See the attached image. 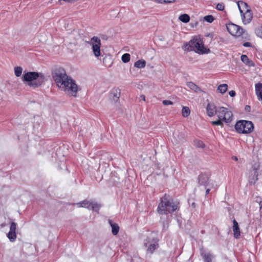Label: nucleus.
Returning a JSON list of instances; mask_svg holds the SVG:
<instances>
[{
  "instance_id": "f257e3e1",
  "label": "nucleus",
  "mask_w": 262,
  "mask_h": 262,
  "mask_svg": "<svg viewBox=\"0 0 262 262\" xmlns=\"http://www.w3.org/2000/svg\"><path fill=\"white\" fill-rule=\"evenodd\" d=\"M52 78L58 87L75 97L77 92V85L75 81L69 77L65 70L61 67L55 69L52 72Z\"/></svg>"
},
{
  "instance_id": "f03ea898",
  "label": "nucleus",
  "mask_w": 262,
  "mask_h": 262,
  "mask_svg": "<svg viewBox=\"0 0 262 262\" xmlns=\"http://www.w3.org/2000/svg\"><path fill=\"white\" fill-rule=\"evenodd\" d=\"M23 81L28 85L36 88L41 85L45 81L43 74L36 72H28L23 75Z\"/></svg>"
},
{
  "instance_id": "7ed1b4c3",
  "label": "nucleus",
  "mask_w": 262,
  "mask_h": 262,
  "mask_svg": "<svg viewBox=\"0 0 262 262\" xmlns=\"http://www.w3.org/2000/svg\"><path fill=\"white\" fill-rule=\"evenodd\" d=\"M178 208V204L172 200H170L169 196L165 194L161 198V201L157 208V211L160 214H167L171 213Z\"/></svg>"
},
{
  "instance_id": "20e7f679",
  "label": "nucleus",
  "mask_w": 262,
  "mask_h": 262,
  "mask_svg": "<svg viewBox=\"0 0 262 262\" xmlns=\"http://www.w3.org/2000/svg\"><path fill=\"white\" fill-rule=\"evenodd\" d=\"M184 51H194L195 52L203 54L210 52V50L204 47L203 41L198 38H193L189 41L184 43L182 46Z\"/></svg>"
},
{
  "instance_id": "39448f33",
  "label": "nucleus",
  "mask_w": 262,
  "mask_h": 262,
  "mask_svg": "<svg viewBox=\"0 0 262 262\" xmlns=\"http://www.w3.org/2000/svg\"><path fill=\"white\" fill-rule=\"evenodd\" d=\"M235 129L238 133L247 134L253 132L254 125L250 121L239 120L236 123Z\"/></svg>"
},
{
  "instance_id": "423d86ee",
  "label": "nucleus",
  "mask_w": 262,
  "mask_h": 262,
  "mask_svg": "<svg viewBox=\"0 0 262 262\" xmlns=\"http://www.w3.org/2000/svg\"><path fill=\"white\" fill-rule=\"evenodd\" d=\"M216 114L219 119L223 120L226 123H230L232 120V113L226 107H219Z\"/></svg>"
},
{
  "instance_id": "0eeeda50",
  "label": "nucleus",
  "mask_w": 262,
  "mask_h": 262,
  "mask_svg": "<svg viewBox=\"0 0 262 262\" xmlns=\"http://www.w3.org/2000/svg\"><path fill=\"white\" fill-rule=\"evenodd\" d=\"M158 241V239L154 237L152 234L148 236L144 243V246L147 247V251L152 253L159 247Z\"/></svg>"
},
{
  "instance_id": "6e6552de",
  "label": "nucleus",
  "mask_w": 262,
  "mask_h": 262,
  "mask_svg": "<svg viewBox=\"0 0 262 262\" xmlns=\"http://www.w3.org/2000/svg\"><path fill=\"white\" fill-rule=\"evenodd\" d=\"M88 43L92 46L93 52L96 57L100 55L101 40L97 36H93L91 38Z\"/></svg>"
},
{
  "instance_id": "1a4fd4ad",
  "label": "nucleus",
  "mask_w": 262,
  "mask_h": 262,
  "mask_svg": "<svg viewBox=\"0 0 262 262\" xmlns=\"http://www.w3.org/2000/svg\"><path fill=\"white\" fill-rule=\"evenodd\" d=\"M79 207H84L96 212L99 211L101 205L97 203H93L88 200H84L76 204Z\"/></svg>"
},
{
  "instance_id": "9d476101",
  "label": "nucleus",
  "mask_w": 262,
  "mask_h": 262,
  "mask_svg": "<svg viewBox=\"0 0 262 262\" xmlns=\"http://www.w3.org/2000/svg\"><path fill=\"white\" fill-rule=\"evenodd\" d=\"M226 28L229 33L235 36H241L244 33L242 27L233 23H229L226 25Z\"/></svg>"
},
{
  "instance_id": "9b49d317",
  "label": "nucleus",
  "mask_w": 262,
  "mask_h": 262,
  "mask_svg": "<svg viewBox=\"0 0 262 262\" xmlns=\"http://www.w3.org/2000/svg\"><path fill=\"white\" fill-rule=\"evenodd\" d=\"M16 224L14 222H11L10 224V231L7 234V237L11 242H14L16 238Z\"/></svg>"
},
{
  "instance_id": "f8f14e48",
  "label": "nucleus",
  "mask_w": 262,
  "mask_h": 262,
  "mask_svg": "<svg viewBox=\"0 0 262 262\" xmlns=\"http://www.w3.org/2000/svg\"><path fill=\"white\" fill-rule=\"evenodd\" d=\"M242 17V20L244 24H249L253 17L252 12L250 9L245 10V12L241 13Z\"/></svg>"
},
{
  "instance_id": "ddd939ff",
  "label": "nucleus",
  "mask_w": 262,
  "mask_h": 262,
  "mask_svg": "<svg viewBox=\"0 0 262 262\" xmlns=\"http://www.w3.org/2000/svg\"><path fill=\"white\" fill-rule=\"evenodd\" d=\"M198 183L200 185L204 186L205 188L209 186L210 181L208 174L201 173L198 177Z\"/></svg>"
},
{
  "instance_id": "4468645a",
  "label": "nucleus",
  "mask_w": 262,
  "mask_h": 262,
  "mask_svg": "<svg viewBox=\"0 0 262 262\" xmlns=\"http://www.w3.org/2000/svg\"><path fill=\"white\" fill-rule=\"evenodd\" d=\"M217 108L213 103H208L206 107L207 114L209 117L213 116L216 114Z\"/></svg>"
},
{
  "instance_id": "2eb2a0df",
  "label": "nucleus",
  "mask_w": 262,
  "mask_h": 262,
  "mask_svg": "<svg viewBox=\"0 0 262 262\" xmlns=\"http://www.w3.org/2000/svg\"><path fill=\"white\" fill-rule=\"evenodd\" d=\"M252 168L253 171V173L252 174H253L254 177H255V179H253L251 180L250 183H255L258 180V170L260 169V165L258 163H254L252 166Z\"/></svg>"
},
{
  "instance_id": "dca6fc26",
  "label": "nucleus",
  "mask_w": 262,
  "mask_h": 262,
  "mask_svg": "<svg viewBox=\"0 0 262 262\" xmlns=\"http://www.w3.org/2000/svg\"><path fill=\"white\" fill-rule=\"evenodd\" d=\"M233 235L235 238H238L241 235V232L238 224L235 220L233 221Z\"/></svg>"
},
{
  "instance_id": "f3484780",
  "label": "nucleus",
  "mask_w": 262,
  "mask_h": 262,
  "mask_svg": "<svg viewBox=\"0 0 262 262\" xmlns=\"http://www.w3.org/2000/svg\"><path fill=\"white\" fill-rule=\"evenodd\" d=\"M120 90L118 88L113 89L111 93V96L115 102H117L120 97Z\"/></svg>"
},
{
  "instance_id": "a211bd4d",
  "label": "nucleus",
  "mask_w": 262,
  "mask_h": 262,
  "mask_svg": "<svg viewBox=\"0 0 262 262\" xmlns=\"http://www.w3.org/2000/svg\"><path fill=\"white\" fill-rule=\"evenodd\" d=\"M241 60L243 63L246 64L247 66L249 67H254L255 63L253 61L250 60L247 55H242L241 57Z\"/></svg>"
},
{
  "instance_id": "6ab92c4d",
  "label": "nucleus",
  "mask_w": 262,
  "mask_h": 262,
  "mask_svg": "<svg viewBox=\"0 0 262 262\" xmlns=\"http://www.w3.org/2000/svg\"><path fill=\"white\" fill-rule=\"evenodd\" d=\"M186 85L189 89H190L192 91H194V92L201 93L203 92L199 86H198L192 82H187Z\"/></svg>"
},
{
  "instance_id": "aec40b11",
  "label": "nucleus",
  "mask_w": 262,
  "mask_h": 262,
  "mask_svg": "<svg viewBox=\"0 0 262 262\" xmlns=\"http://www.w3.org/2000/svg\"><path fill=\"white\" fill-rule=\"evenodd\" d=\"M174 138L178 143L184 142L186 140V137L184 133H178L174 134Z\"/></svg>"
},
{
  "instance_id": "412c9836",
  "label": "nucleus",
  "mask_w": 262,
  "mask_h": 262,
  "mask_svg": "<svg viewBox=\"0 0 262 262\" xmlns=\"http://www.w3.org/2000/svg\"><path fill=\"white\" fill-rule=\"evenodd\" d=\"M108 223L112 227V232L113 235H116L118 233L119 227L117 224L114 223L112 220H109Z\"/></svg>"
},
{
  "instance_id": "4be33fe9",
  "label": "nucleus",
  "mask_w": 262,
  "mask_h": 262,
  "mask_svg": "<svg viewBox=\"0 0 262 262\" xmlns=\"http://www.w3.org/2000/svg\"><path fill=\"white\" fill-rule=\"evenodd\" d=\"M255 92L258 98L262 100V83L255 84Z\"/></svg>"
},
{
  "instance_id": "5701e85b",
  "label": "nucleus",
  "mask_w": 262,
  "mask_h": 262,
  "mask_svg": "<svg viewBox=\"0 0 262 262\" xmlns=\"http://www.w3.org/2000/svg\"><path fill=\"white\" fill-rule=\"evenodd\" d=\"M146 66V61L144 59H140L134 63V67L138 69L144 68Z\"/></svg>"
},
{
  "instance_id": "b1692460",
  "label": "nucleus",
  "mask_w": 262,
  "mask_h": 262,
  "mask_svg": "<svg viewBox=\"0 0 262 262\" xmlns=\"http://www.w3.org/2000/svg\"><path fill=\"white\" fill-rule=\"evenodd\" d=\"M237 5H238V9L239 10V11H240V13H243V10H242V7H245L246 8V10L247 9H249V7H248V4L243 2V1H238L237 3Z\"/></svg>"
},
{
  "instance_id": "393cba45",
  "label": "nucleus",
  "mask_w": 262,
  "mask_h": 262,
  "mask_svg": "<svg viewBox=\"0 0 262 262\" xmlns=\"http://www.w3.org/2000/svg\"><path fill=\"white\" fill-rule=\"evenodd\" d=\"M179 19L182 22L187 23L190 20V17L187 14H183L179 16Z\"/></svg>"
},
{
  "instance_id": "a878e982",
  "label": "nucleus",
  "mask_w": 262,
  "mask_h": 262,
  "mask_svg": "<svg viewBox=\"0 0 262 262\" xmlns=\"http://www.w3.org/2000/svg\"><path fill=\"white\" fill-rule=\"evenodd\" d=\"M227 88L228 85L227 84H222L218 86L217 90L220 93L224 94L227 91Z\"/></svg>"
},
{
  "instance_id": "bb28decb",
  "label": "nucleus",
  "mask_w": 262,
  "mask_h": 262,
  "mask_svg": "<svg viewBox=\"0 0 262 262\" xmlns=\"http://www.w3.org/2000/svg\"><path fill=\"white\" fill-rule=\"evenodd\" d=\"M190 113V110L187 106H183L182 110V114L184 117H187Z\"/></svg>"
},
{
  "instance_id": "cd10ccee",
  "label": "nucleus",
  "mask_w": 262,
  "mask_h": 262,
  "mask_svg": "<svg viewBox=\"0 0 262 262\" xmlns=\"http://www.w3.org/2000/svg\"><path fill=\"white\" fill-rule=\"evenodd\" d=\"M204 262H211V255L210 254H202Z\"/></svg>"
},
{
  "instance_id": "c85d7f7f",
  "label": "nucleus",
  "mask_w": 262,
  "mask_h": 262,
  "mask_svg": "<svg viewBox=\"0 0 262 262\" xmlns=\"http://www.w3.org/2000/svg\"><path fill=\"white\" fill-rule=\"evenodd\" d=\"M130 56L128 53L124 54L121 57L122 61L124 63L128 62L130 60Z\"/></svg>"
},
{
  "instance_id": "c756f323",
  "label": "nucleus",
  "mask_w": 262,
  "mask_h": 262,
  "mask_svg": "<svg viewBox=\"0 0 262 262\" xmlns=\"http://www.w3.org/2000/svg\"><path fill=\"white\" fill-rule=\"evenodd\" d=\"M194 145L198 148H203L205 147V145L204 143L201 140H194Z\"/></svg>"
},
{
  "instance_id": "7c9ffc66",
  "label": "nucleus",
  "mask_w": 262,
  "mask_h": 262,
  "mask_svg": "<svg viewBox=\"0 0 262 262\" xmlns=\"http://www.w3.org/2000/svg\"><path fill=\"white\" fill-rule=\"evenodd\" d=\"M23 69L20 67H16L14 68L15 75L17 77H19L22 73Z\"/></svg>"
},
{
  "instance_id": "2f4dec72",
  "label": "nucleus",
  "mask_w": 262,
  "mask_h": 262,
  "mask_svg": "<svg viewBox=\"0 0 262 262\" xmlns=\"http://www.w3.org/2000/svg\"><path fill=\"white\" fill-rule=\"evenodd\" d=\"M223 120L222 119H220L218 118V120L216 121H213L211 122V124L213 125H220L222 127L223 126Z\"/></svg>"
},
{
  "instance_id": "473e14b6",
  "label": "nucleus",
  "mask_w": 262,
  "mask_h": 262,
  "mask_svg": "<svg viewBox=\"0 0 262 262\" xmlns=\"http://www.w3.org/2000/svg\"><path fill=\"white\" fill-rule=\"evenodd\" d=\"M204 20L211 23L214 20V17L211 15H206L204 17Z\"/></svg>"
},
{
  "instance_id": "72a5a7b5",
  "label": "nucleus",
  "mask_w": 262,
  "mask_h": 262,
  "mask_svg": "<svg viewBox=\"0 0 262 262\" xmlns=\"http://www.w3.org/2000/svg\"><path fill=\"white\" fill-rule=\"evenodd\" d=\"M255 33L258 36L262 38V25L260 27L255 29Z\"/></svg>"
},
{
  "instance_id": "f704fd0d",
  "label": "nucleus",
  "mask_w": 262,
  "mask_h": 262,
  "mask_svg": "<svg viewBox=\"0 0 262 262\" xmlns=\"http://www.w3.org/2000/svg\"><path fill=\"white\" fill-rule=\"evenodd\" d=\"M156 1L157 2H158L159 3H161V4H162V3L168 4V3H173V2H176V0H156Z\"/></svg>"
},
{
  "instance_id": "c9c22d12",
  "label": "nucleus",
  "mask_w": 262,
  "mask_h": 262,
  "mask_svg": "<svg viewBox=\"0 0 262 262\" xmlns=\"http://www.w3.org/2000/svg\"><path fill=\"white\" fill-rule=\"evenodd\" d=\"M216 8L218 10L223 11L224 10L225 8L224 4L223 3H219L218 4H217Z\"/></svg>"
},
{
  "instance_id": "e433bc0d",
  "label": "nucleus",
  "mask_w": 262,
  "mask_h": 262,
  "mask_svg": "<svg viewBox=\"0 0 262 262\" xmlns=\"http://www.w3.org/2000/svg\"><path fill=\"white\" fill-rule=\"evenodd\" d=\"M162 103L164 105H172L173 104V102L170 100H164L162 101Z\"/></svg>"
},
{
  "instance_id": "4c0bfd02",
  "label": "nucleus",
  "mask_w": 262,
  "mask_h": 262,
  "mask_svg": "<svg viewBox=\"0 0 262 262\" xmlns=\"http://www.w3.org/2000/svg\"><path fill=\"white\" fill-rule=\"evenodd\" d=\"M229 94L231 97H234L235 96L236 93L234 91H231L229 92Z\"/></svg>"
},
{
  "instance_id": "58836bf2",
  "label": "nucleus",
  "mask_w": 262,
  "mask_h": 262,
  "mask_svg": "<svg viewBox=\"0 0 262 262\" xmlns=\"http://www.w3.org/2000/svg\"><path fill=\"white\" fill-rule=\"evenodd\" d=\"M243 46L245 47H249L251 46V45L249 42H245L243 43Z\"/></svg>"
},
{
  "instance_id": "ea45409f",
  "label": "nucleus",
  "mask_w": 262,
  "mask_h": 262,
  "mask_svg": "<svg viewBox=\"0 0 262 262\" xmlns=\"http://www.w3.org/2000/svg\"><path fill=\"white\" fill-rule=\"evenodd\" d=\"M245 110L246 112H249L251 110V107L249 105H246Z\"/></svg>"
},
{
  "instance_id": "a19ab883",
  "label": "nucleus",
  "mask_w": 262,
  "mask_h": 262,
  "mask_svg": "<svg viewBox=\"0 0 262 262\" xmlns=\"http://www.w3.org/2000/svg\"><path fill=\"white\" fill-rule=\"evenodd\" d=\"M206 37H209L210 38H213V33H208L207 34L205 35Z\"/></svg>"
},
{
  "instance_id": "79ce46f5",
  "label": "nucleus",
  "mask_w": 262,
  "mask_h": 262,
  "mask_svg": "<svg viewBox=\"0 0 262 262\" xmlns=\"http://www.w3.org/2000/svg\"><path fill=\"white\" fill-rule=\"evenodd\" d=\"M232 159L235 161H237L238 160V158L236 156H233L232 157Z\"/></svg>"
},
{
  "instance_id": "37998d69",
  "label": "nucleus",
  "mask_w": 262,
  "mask_h": 262,
  "mask_svg": "<svg viewBox=\"0 0 262 262\" xmlns=\"http://www.w3.org/2000/svg\"><path fill=\"white\" fill-rule=\"evenodd\" d=\"M140 98L141 99H142L143 101H145V97L144 95H141L140 96Z\"/></svg>"
},
{
  "instance_id": "c03bdc74",
  "label": "nucleus",
  "mask_w": 262,
  "mask_h": 262,
  "mask_svg": "<svg viewBox=\"0 0 262 262\" xmlns=\"http://www.w3.org/2000/svg\"><path fill=\"white\" fill-rule=\"evenodd\" d=\"M206 188V194H208L209 193L210 189L209 188H207V187Z\"/></svg>"
},
{
  "instance_id": "a18cd8bd",
  "label": "nucleus",
  "mask_w": 262,
  "mask_h": 262,
  "mask_svg": "<svg viewBox=\"0 0 262 262\" xmlns=\"http://www.w3.org/2000/svg\"><path fill=\"white\" fill-rule=\"evenodd\" d=\"M191 206L193 207H195V203H192V204H191Z\"/></svg>"
},
{
  "instance_id": "49530a36",
  "label": "nucleus",
  "mask_w": 262,
  "mask_h": 262,
  "mask_svg": "<svg viewBox=\"0 0 262 262\" xmlns=\"http://www.w3.org/2000/svg\"><path fill=\"white\" fill-rule=\"evenodd\" d=\"M260 204L262 205L261 202H260Z\"/></svg>"
},
{
  "instance_id": "de8ad7c7",
  "label": "nucleus",
  "mask_w": 262,
  "mask_h": 262,
  "mask_svg": "<svg viewBox=\"0 0 262 262\" xmlns=\"http://www.w3.org/2000/svg\"><path fill=\"white\" fill-rule=\"evenodd\" d=\"M260 204L262 205L261 202H260Z\"/></svg>"
}]
</instances>
